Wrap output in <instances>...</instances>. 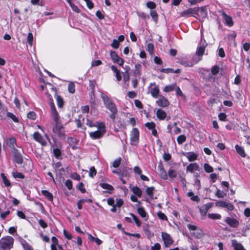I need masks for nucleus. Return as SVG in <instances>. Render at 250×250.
Listing matches in <instances>:
<instances>
[{
    "label": "nucleus",
    "mask_w": 250,
    "mask_h": 250,
    "mask_svg": "<svg viewBox=\"0 0 250 250\" xmlns=\"http://www.w3.org/2000/svg\"><path fill=\"white\" fill-rule=\"evenodd\" d=\"M42 194L45 197V198L49 201H52L53 200V194L47 190H42L41 191Z\"/></svg>",
    "instance_id": "nucleus-26"
},
{
    "label": "nucleus",
    "mask_w": 250,
    "mask_h": 250,
    "mask_svg": "<svg viewBox=\"0 0 250 250\" xmlns=\"http://www.w3.org/2000/svg\"><path fill=\"white\" fill-rule=\"evenodd\" d=\"M110 55L112 60L114 63H117L120 66L123 65L125 62L124 60L120 57L116 52L111 51H110Z\"/></svg>",
    "instance_id": "nucleus-7"
},
{
    "label": "nucleus",
    "mask_w": 250,
    "mask_h": 250,
    "mask_svg": "<svg viewBox=\"0 0 250 250\" xmlns=\"http://www.w3.org/2000/svg\"><path fill=\"white\" fill-rule=\"evenodd\" d=\"M211 207L210 203H208L203 205L199 208V210L202 216H206L208 209Z\"/></svg>",
    "instance_id": "nucleus-17"
},
{
    "label": "nucleus",
    "mask_w": 250,
    "mask_h": 250,
    "mask_svg": "<svg viewBox=\"0 0 250 250\" xmlns=\"http://www.w3.org/2000/svg\"><path fill=\"white\" fill-rule=\"evenodd\" d=\"M198 155L194 152H189L188 153L187 157L189 162H193L197 159Z\"/></svg>",
    "instance_id": "nucleus-28"
},
{
    "label": "nucleus",
    "mask_w": 250,
    "mask_h": 250,
    "mask_svg": "<svg viewBox=\"0 0 250 250\" xmlns=\"http://www.w3.org/2000/svg\"><path fill=\"white\" fill-rule=\"evenodd\" d=\"M206 47V45H205L203 44L202 46H200L197 47L196 54L198 57L201 58V59H199V60H201L202 59V57L203 56L205 53Z\"/></svg>",
    "instance_id": "nucleus-21"
},
{
    "label": "nucleus",
    "mask_w": 250,
    "mask_h": 250,
    "mask_svg": "<svg viewBox=\"0 0 250 250\" xmlns=\"http://www.w3.org/2000/svg\"><path fill=\"white\" fill-rule=\"evenodd\" d=\"M111 45L113 48L115 49H117L119 47L120 42L118 40L114 39L112 41Z\"/></svg>",
    "instance_id": "nucleus-61"
},
{
    "label": "nucleus",
    "mask_w": 250,
    "mask_h": 250,
    "mask_svg": "<svg viewBox=\"0 0 250 250\" xmlns=\"http://www.w3.org/2000/svg\"><path fill=\"white\" fill-rule=\"evenodd\" d=\"M101 97L105 107L111 112H118L117 106L111 99L104 92L101 93Z\"/></svg>",
    "instance_id": "nucleus-1"
},
{
    "label": "nucleus",
    "mask_w": 250,
    "mask_h": 250,
    "mask_svg": "<svg viewBox=\"0 0 250 250\" xmlns=\"http://www.w3.org/2000/svg\"><path fill=\"white\" fill-rule=\"evenodd\" d=\"M111 69L115 73V76L118 81H120L122 80V77L120 70L115 65H111L110 67Z\"/></svg>",
    "instance_id": "nucleus-20"
},
{
    "label": "nucleus",
    "mask_w": 250,
    "mask_h": 250,
    "mask_svg": "<svg viewBox=\"0 0 250 250\" xmlns=\"http://www.w3.org/2000/svg\"><path fill=\"white\" fill-rule=\"evenodd\" d=\"M97 174V170L95 167H91L89 169V176L91 178H93Z\"/></svg>",
    "instance_id": "nucleus-46"
},
{
    "label": "nucleus",
    "mask_w": 250,
    "mask_h": 250,
    "mask_svg": "<svg viewBox=\"0 0 250 250\" xmlns=\"http://www.w3.org/2000/svg\"><path fill=\"white\" fill-rule=\"evenodd\" d=\"M186 137L185 135H180L178 136L177 138V141L180 145L182 144L183 143L186 142Z\"/></svg>",
    "instance_id": "nucleus-44"
},
{
    "label": "nucleus",
    "mask_w": 250,
    "mask_h": 250,
    "mask_svg": "<svg viewBox=\"0 0 250 250\" xmlns=\"http://www.w3.org/2000/svg\"><path fill=\"white\" fill-rule=\"evenodd\" d=\"M131 171V169L130 168L124 167L122 169H120L119 171H117V170H112V172L118 174L120 176L128 177L130 176Z\"/></svg>",
    "instance_id": "nucleus-10"
},
{
    "label": "nucleus",
    "mask_w": 250,
    "mask_h": 250,
    "mask_svg": "<svg viewBox=\"0 0 250 250\" xmlns=\"http://www.w3.org/2000/svg\"><path fill=\"white\" fill-rule=\"evenodd\" d=\"M77 188L82 193H84L86 192L84 185L83 182L79 183Z\"/></svg>",
    "instance_id": "nucleus-53"
},
{
    "label": "nucleus",
    "mask_w": 250,
    "mask_h": 250,
    "mask_svg": "<svg viewBox=\"0 0 250 250\" xmlns=\"http://www.w3.org/2000/svg\"><path fill=\"white\" fill-rule=\"evenodd\" d=\"M53 132L57 135L61 139H65V134L63 126L62 125V123L55 124L52 128Z\"/></svg>",
    "instance_id": "nucleus-3"
},
{
    "label": "nucleus",
    "mask_w": 250,
    "mask_h": 250,
    "mask_svg": "<svg viewBox=\"0 0 250 250\" xmlns=\"http://www.w3.org/2000/svg\"><path fill=\"white\" fill-rule=\"evenodd\" d=\"M199 168V166L196 163H190L187 167V170L190 172L191 173L193 172L194 170H197Z\"/></svg>",
    "instance_id": "nucleus-23"
},
{
    "label": "nucleus",
    "mask_w": 250,
    "mask_h": 250,
    "mask_svg": "<svg viewBox=\"0 0 250 250\" xmlns=\"http://www.w3.org/2000/svg\"><path fill=\"white\" fill-rule=\"evenodd\" d=\"M64 185L68 190H71L73 188L72 182L69 179H67L65 181Z\"/></svg>",
    "instance_id": "nucleus-58"
},
{
    "label": "nucleus",
    "mask_w": 250,
    "mask_h": 250,
    "mask_svg": "<svg viewBox=\"0 0 250 250\" xmlns=\"http://www.w3.org/2000/svg\"><path fill=\"white\" fill-rule=\"evenodd\" d=\"M12 175L13 177L15 179L19 178V179H24L25 178V176L21 172H13Z\"/></svg>",
    "instance_id": "nucleus-41"
},
{
    "label": "nucleus",
    "mask_w": 250,
    "mask_h": 250,
    "mask_svg": "<svg viewBox=\"0 0 250 250\" xmlns=\"http://www.w3.org/2000/svg\"><path fill=\"white\" fill-rule=\"evenodd\" d=\"M157 117L160 120H164L167 117V114L165 111L158 109L156 112Z\"/></svg>",
    "instance_id": "nucleus-24"
},
{
    "label": "nucleus",
    "mask_w": 250,
    "mask_h": 250,
    "mask_svg": "<svg viewBox=\"0 0 250 250\" xmlns=\"http://www.w3.org/2000/svg\"><path fill=\"white\" fill-rule=\"evenodd\" d=\"M155 190V188L154 187H147L146 189V193L148 195L151 199H153L154 195V191Z\"/></svg>",
    "instance_id": "nucleus-33"
},
{
    "label": "nucleus",
    "mask_w": 250,
    "mask_h": 250,
    "mask_svg": "<svg viewBox=\"0 0 250 250\" xmlns=\"http://www.w3.org/2000/svg\"><path fill=\"white\" fill-rule=\"evenodd\" d=\"M150 16H151L153 20L157 21L158 20V16L157 12L155 10H151L150 12Z\"/></svg>",
    "instance_id": "nucleus-56"
},
{
    "label": "nucleus",
    "mask_w": 250,
    "mask_h": 250,
    "mask_svg": "<svg viewBox=\"0 0 250 250\" xmlns=\"http://www.w3.org/2000/svg\"><path fill=\"white\" fill-rule=\"evenodd\" d=\"M1 177L2 179L3 183L6 187H10L11 184L9 180L3 173H1Z\"/></svg>",
    "instance_id": "nucleus-34"
},
{
    "label": "nucleus",
    "mask_w": 250,
    "mask_h": 250,
    "mask_svg": "<svg viewBox=\"0 0 250 250\" xmlns=\"http://www.w3.org/2000/svg\"><path fill=\"white\" fill-rule=\"evenodd\" d=\"M188 228L191 232V235L197 238H200L203 236V232L201 229L198 228L197 226L191 224L187 225Z\"/></svg>",
    "instance_id": "nucleus-4"
},
{
    "label": "nucleus",
    "mask_w": 250,
    "mask_h": 250,
    "mask_svg": "<svg viewBox=\"0 0 250 250\" xmlns=\"http://www.w3.org/2000/svg\"><path fill=\"white\" fill-rule=\"evenodd\" d=\"M6 116L11 119V120H12L15 123L19 122V119L13 113L11 112H8L6 113Z\"/></svg>",
    "instance_id": "nucleus-40"
},
{
    "label": "nucleus",
    "mask_w": 250,
    "mask_h": 250,
    "mask_svg": "<svg viewBox=\"0 0 250 250\" xmlns=\"http://www.w3.org/2000/svg\"><path fill=\"white\" fill-rule=\"evenodd\" d=\"M145 125L149 130H152V129H154V128L156 127V124L153 122H147L145 124Z\"/></svg>",
    "instance_id": "nucleus-49"
},
{
    "label": "nucleus",
    "mask_w": 250,
    "mask_h": 250,
    "mask_svg": "<svg viewBox=\"0 0 250 250\" xmlns=\"http://www.w3.org/2000/svg\"><path fill=\"white\" fill-rule=\"evenodd\" d=\"M105 133L99 130H96L89 133L90 137L94 140L99 139L103 137Z\"/></svg>",
    "instance_id": "nucleus-16"
},
{
    "label": "nucleus",
    "mask_w": 250,
    "mask_h": 250,
    "mask_svg": "<svg viewBox=\"0 0 250 250\" xmlns=\"http://www.w3.org/2000/svg\"><path fill=\"white\" fill-rule=\"evenodd\" d=\"M139 131L137 128H133L130 134V144L132 146H136L139 141Z\"/></svg>",
    "instance_id": "nucleus-5"
},
{
    "label": "nucleus",
    "mask_w": 250,
    "mask_h": 250,
    "mask_svg": "<svg viewBox=\"0 0 250 250\" xmlns=\"http://www.w3.org/2000/svg\"><path fill=\"white\" fill-rule=\"evenodd\" d=\"M204 168L205 171L207 173H210L213 171V167L208 163H205L204 164Z\"/></svg>",
    "instance_id": "nucleus-45"
},
{
    "label": "nucleus",
    "mask_w": 250,
    "mask_h": 250,
    "mask_svg": "<svg viewBox=\"0 0 250 250\" xmlns=\"http://www.w3.org/2000/svg\"><path fill=\"white\" fill-rule=\"evenodd\" d=\"M13 161L18 164H21L23 163V157L18 149H15L13 153Z\"/></svg>",
    "instance_id": "nucleus-11"
},
{
    "label": "nucleus",
    "mask_w": 250,
    "mask_h": 250,
    "mask_svg": "<svg viewBox=\"0 0 250 250\" xmlns=\"http://www.w3.org/2000/svg\"><path fill=\"white\" fill-rule=\"evenodd\" d=\"M146 6L150 9H154L156 7L155 3L153 1H148L146 3Z\"/></svg>",
    "instance_id": "nucleus-62"
},
{
    "label": "nucleus",
    "mask_w": 250,
    "mask_h": 250,
    "mask_svg": "<svg viewBox=\"0 0 250 250\" xmlns=\"http://www.w3.org/2000/svg\"><path fill=\"white\" fill-rule=\"evenodd\" d=\"M187 195L190 197V199L193 201L199 202L200 198L197 195H194V193L192 191L188 192Z\"/></svg>",
    "instance_id": "nucleus-35"
},
{
    "label": "nucleus",
    "mask_w": 250,
    "mask_h": 250,
    "mask_svg": "<svg viewBox=\"0 0 250 250\" xmlns=\"http://www.w3.org/2000/svg\"><path fill=\"white\" fill-rule=\"evenodd\" d=\"M122 159L121 157H119L116 159L112 163V166L115 168L118 167L121 165Z\"/></svg>",
    "instance_id": "nucleus-43"
},
{
    "label": "nucleus",
    "mask_w": 250,
    "mask_h": 250,
    "mask_svg": "<svg viewBox=\"0 0 250 250\" xmlns=\"http://www.w3.org/2000/svg\"><path fill=\"white\" fill-rule=\"evenodd\" d=\"M27 117L29 119L35 120L37 118V115L34 111H30L27 114Z\"/></svg>",
    "instance_id": "nucleus-47"
},
{
    "label": "nucleus",
    "mask_w": 250,
    "mask_h": 250,
    "mask_svg": "<svg viewBox=\"0 0 250 250\" xmlns=\"http://www.w3.org/2000/svg\"><path fill=\"white\" fill-rule=\"evenodd\" d=\"M130 214L135 221L137 226L140 227L141 225V222L139 219L133 213H130Z\"/></svg>",
    "instance_id": "nucleus-48"
},
{
    "label": "nucleus",
    "mask_w": 250,
    "mask_h": 250,
    "mask_svg": "<svg viewBox=\"0 0 250 250\" xmlns=\"http://www.w3.org/2000/svg\"><path fill=\"white\" fill-rule=\"evenodd\" d=\"M133 192L138 197H141L142 195V191L138 187H134L132 189Z\"/></svg>",
    "instance_id": "nucleus-36"
},
{
    "label": "nucleus",
    "mask_w": 250,
    "mask_h": 250,
    "mask_svg": "<svg viewBox=\"0 0 250 250\" xmlns=\"http://www.w3.org/2000/svg\"><path fill=\"white\" fill-rule=\"evenodd\" d=\"M142 65L140 63H137L135 65L133 70V75L135 77H140L141 75Z\"/></svg>",
    "instance_id": "nucleus-19"
},
{
    "label": "nucleus",
    "mask_w": 250,
    "mask_h": 250,
    "mask_svg": "<svg viewBox=\"0 0 250 250\" xmlns=\"http://www.w3.org/2000/svg\"><path fill=\"white\" fill-rule=\"evenodd\" d=\"M56 101L58 106L60 108L62 107L64 103L62 98L60 95H57L56 97Z\"/></svg>",
    "instance_id": "nucleus-38"
},
{
    "label": "nucleus",
    "mask_w": 250,
    "mask_h": 250,
    "mask_svg": "<svg viewBox=\"0 0 250 250\" xmlns=\"http://www.w3.org/2000/svg\"><path fill=\"white\" fill-rule=\"evenodd\" d=\"M225 221L230 227L234 228L238 227L239 224V221L237 219L229 217H226Z\"/></svg>",
    "instance_id": "nucleus-12"
},
{
    "label": "nucleus",
    "mask_w": 250,
    "mask_h": 250,
    "mask_svg": "<svg viewBox=\"0 0 250 250\" xmlns=\"http://www.w3.org/2000/svg\"><path fill=\"white\" fill-rule=\"evenodd\" d=\"M157 104L159 106L163 107H167L169 104L168 100L163 96H160L159 99L156 102Z\"/></svg>",
    "instance_id": "nucleus-13"
},
{
    "label": "nucleus",
    "mask_w": 250,
    "mask_h": 250,
    "mask_svg": "<svg viewBox=\"0 0 250 250\" xmlns=\"http://www.w3.org/2000/svg\"><path fill=\"white\" fill-rule=\"evenodd\" d=\"M33 138L36 141L40 143L42 146H45L46 145V142L39 132L37 131L34 132L33 134Z\"/></svg>",
    "instance_id": "nucleus-14"
},
{
    "label": "nucleus",
    "mask_w": 250,
    "mask_h": 250,
    "mask_svg": "<svg viewBox=\"0 0 250 250\" xmlns=\"http://www.w3.org/2000/svg\"><path fill=\"white\" fill-rule=\"evenodd\" d=\"M137 212L142 218H145L147 216L146 211L142 207L138 208Z\"/></svg>",
    "instance_id": "nucleus-37"
},
{
    "label": "nucleus",
    "mask_w": 250,
    "mask_h": 250,
    "mask_svg": "<svg viewBox=\"0 0 250 250\" xmlns=\"http://www.w3.org/2000/svg\"><path fill=\"white\" fill-rule=\"evenodd\" d=\"M53 119L55 122V124L61 123V121L60 120V117L58 112L52 114Z\"/></svg>",
    "instance_id": "nucleus-52"
},
{
    "label": "nucleus",
    "mask_w": 250,
    "mask_h": 250,
    "mask_svg": "<svg viewBox=\"0 0 250 250\" xmlns=\"http://www.w3.org/2000/svg\"><path fill=\"white\" fill-rule=\"evenodd\" d=\"M168 175L169 177L174 178L176 177L177 173L175 170L169 169L168 171Z\"/></svg>",
    "instance_id": "nucleus-60"
},
{
    "label": "nucleus",
    "mask_w": 250,
    "mask_h": 250,
    "mask_svg": "<svg viewBox=\"0 0 250 250\" xmlns=\"http://www.w3.org/2000/svg\"><path fill=\"white\" fill-rule=\"evenodd\" d=\"M208 217L214 220L220 219L221 218V215L217 213H209L208 214Z\"/></svg>",
    "instance_id": "nucleus-50"
},
{
    "label": "nucleus",
    "mask_w": 250,
    "mask_h": 250,
    "mask_svg": "<svg viewBox=\"0 0 250 250\" xmlns=\"http://www.w3.org/2000/svg\"><path fill=\"white\" fill-rule=\"evenodd\" d=\"M97 83L96 80H89V87L91 89L90 96L92 97L95 96V87L97 86Z\"/></svg>",
    "instance_id": "nucleus-18"
},
{
    "label": "nucleus",
    "mask_w": 250,
    "mask_h": 250,
    "mask_svg": "<svg viewBox=\"0 0 250 250\" xmlns=\"http://www.w3.org/2000/svg\"><path fill=\"white\" fill-rule=\"evenodd\" d=\"M99 185L103 189L108 190L109 193H111L110 191H113L114 189L112 186L107 183H100Z\"/></svg>",
    "instance_id": "nucleus-30"
},
{
    "label": "nucleus",
    "mask_w": 250,
    "mask_h": 250,
    "mask_svg": "<svg viewBox=\"0 0 250 250\" xmlns=\"http://www.w3.org/2000/svg\"><path fill=\"white\" fill-rule=\"evenodd\" d=\"M68 91L72 94L75 92V85L73 82H70L68 85Z\"/></svg>",
    "instance_id": "nucleus-42"
},
{
    "label": "nucleus",
    "mask_w": 250,
    "mask_h": 250,
    "mask_svg": "<svg viewBox=\"0 0 250 250\" xmlns=\"http://www.w3.org/2000/svg\"><path fill=\"white\" fill-rule=\"evenodd\" d=\"M199 14L203 19L208 17L207 8L206 6H203L199 8Z\"/></svg>",
    "instance_id": "nucleus-22"
},
{
    "label": "nucleus",
    "mask_w": 250,
    "mask_h": 250,
    "mask_svg": "<svg viewBox=\"0 0 250 250\" xmlns=\"http://www.w3.org/2000/svg\"><path fill=\"white\" fill-rule=\"evenodd\" d=\"M53 153L54 157L57 159H60V157L62 155V152L58 148H54L53 150Z\"/></svg>",
    "instance_id": "nucleus-39"
},
{
    "label": "nucleus",
    "mask_w": 250,
    "mask_h": 250,
    "mask_svg": "<svg viewBox=\"0 0 250 250\" xmlns=\"http://www.w3.org/2000/svg\"><path fill=\"white\" fill-rule=\"evenodd\" d=\"M176 87V83L166 85L164 88V91L166 92H169L173 91Z\"/></svg>",
    "instance_id": "nucleus-31"
},
{
    "label": "nucleus",
    "mask_w": 250,
    "mask_h": 250,
    "mask_svg": "<svg viewBox=\"0 0 250 250\" xmlns=\"http://www.w3.org/2000/svg\"><path fill=\"white\" fill-rule=\"evenodd\" d=\"M154 46L153 43H149L147 45V50L151 55L154 53Z\"/></svg>",
    "instance_id": "nucleus-54"
},
{
    "label": "nucleus",
    "mask_w": 250,
    "mask_h": 250,
    "mask_svg": "<svg viewBox=\"0 0 250 250\" xmlns=\"http://www.w3.org/2000/svg\"><path fill=\"white\" fill-rule=\"evenodd\" d=\"M220 70L219 67L217 65H214L212 67L211 72L212 75H217Z\"/></svg>",
    "instance_id": "nucleus-57"
},
{
    "label": "nucleus",
    "mask_w": 250,
    "mask_h": 250,
    "mask_svg": "<svg viewBox=\"0 0 250 250\" xmlns=\"http://www.w3.org/2000/svg\"><path fill=\"white\" fill-rule=\"evenodd\" d=\"M14 238L10 236L3 237L0 240V247L3 250H10L13 248Z\"/></svg>",
    "instance_id": "nucleus-2"
},
{
    "label": "nucleus",
    "mask_w": 250,
    "mask_h": 250,
    "mask_svg": "<svg viewBox=\"0 0 250 250\" xmlns=\"http://www.w3.org/2000/svg\"><path fill=\"white\" fill-rule=\"evenodd\" d=\"M180 63L185 67H192L193 65V63L192 62L186 60L181 61Z\"/></svg>",
    "instance_id": "nucleus-55"
},
{
    "label": "nucleus",
    "mask_w": 250,
    "mask_h": 250,
    "mask_svg": "<svg viewBox=\"0 0 250 250\" xmlns=\"http://www.w3.org/2000/svg\"><path fill=\"white\" fill-rule=\"evenodd\" d=\"M95 127H97L98 128V130H99L104 133H105V124L104 122H97V125Z\"/></svg>",
    "instance_id": "nucleus-29"
},
{
    "label": "nucleus",
    "mask_w": 250,
    "mask_h": 250,
    "mask_svg": "<svg viewBox=\"0 0 250 250\" xmlns=\"http://www.w3.org/2000/svg\"><path fill=\"white\" fill-rule=\"evenodd\" d=\"M221 16L223 20L224 23L229 26L231 27L234 25V22L232 20V17L228 15L225 12L222 11Z\"/></svg>",
    "instance_id": "nucleus-8"
},
{
    "label": "nucleus",
    "mask_w": 250,
    "mask_h": 250,
    "mask_svg": "<svg viewBox=\"0 0 250 250\" xmlns=\"http://www.w3.org/2000/svg\"><path fill=\"white\" fill-rule=\"evenodd\" d=\"M134 104L136 107L139 109H142L143 108V105L141 101L139 100H134Z\"/></svg>",
    "instance_id": "nucleus-63"
},
{
    "label": "nucleus",
    "mask_w": 250,
    "mask_h": 250,
    "mask_svg": "<svg viewBox=\"0 0 250 250\" xmlns=\"http://www.w3.org/2000/svg\"><path fill=\"white\" fill-rule=\"evenodd\" d=\"M162 237L165 246L167 248L169 247L174 242L170 235L166 232L162 233Z\"/></svg>",
    "instance_id": "nucleus-9"
},
{
    "label": "nucleus",
    "mask_w": 250,
    "mask_h": 250,
    "mask_svg": "<svg viewBox=\"0 0 250 250\" xmlns=\"http://www.w3.org/2000/svg\"><path fill=\"white\" fill-rule=\"evenodd\" d=\"M116 200V203L115 206L119 208H121L124 204L123 200L121 198H117Z\"/></svg>",
    "instance_id": "nucleus-64"
},
{
    "label": "nucleus",
    "mask_w": 250,
    "mask_h": 250,
    "mask_svg": "<svg viewBox=\"0 0 250 250\" xmlns=\"http://www.w3.org/2000/svg\"><path fill=\"white\" fill-rule=\"evenodd\" d=\"M6 144L7 146L11 148L12 149L15 150V149H17L16 148V146H17V140L16 138L15 137H11L8 138L6 140Z\"/></svg>",
    "instance_id": "nucleus-15"
},
{
    "label": "nucleus",
    "mask_w": 250,
    "mask_h": 250,
    "mask_svg": "<svg viewBox=\"0 0 250 250\" xmlns=\"http://www.w3.org/2000/svg\"><path fill=\"white\" fill-rule=\"evenodd\" d=\"M199 7L190 8L180 13L181 17H189L194 15H198Z\"/></svg>",
    "instance_id": "nucleus-6"
},
{
    "label": "nucleus",
    "mask_w": 250,
    "mask_h": 250,
    "mask_svg": "<svg viewBox=\"0 0 250 250\" xmlns=\"http://www.w3.org/2000/svg\"><path fill=\"white\" fill-rule=\"evenodd\" d=\"M235 148L237 153H238L241 157H245L246 153L243 147L239 146L238 145H236Z\"/></svg>",
    "instance_id": "nucleus-25"
},
{
    "label": "nucleus",
    "mask_w": 250,
    "mask_h": 250,
    "mask_svg": "<svg viewBox=\"0 0 250 250\" xmlns=\"http://www.w3.org/2000/svg\"><path fill=\"white\" fill-rule=\"evenodd\" d=\"M160 92L159 88L158 86H155L154 87L150 89V93L151 96L155 98L158 97Z\"/></svg>",
    "instance_id": "nucleus-27"
},
{
    "label": "nucleus",
    "mask_w": 250,
    "mask_h": 250,
    "mask_svg": "<svg viewBox=\"0 0 250 250\" xmlns=\"http://www.w3.org/2000/svg\"><path fill=\"white\" fill-rule=\"evenodd\" d=\"M33 36L32 33H28L27 38V42L30 45H32Z\"/></svg>",
    "instance_id": "nucleus-59"
},
{
    "label": "nucleus",
    "mask_w": 250,
    "mask_h": 250,
    "mask_svg": "<svg viewBox=\"0 0 250 250\" xmlns=\"http://www.w3.org/2000/svg\"><path fill=\"white\" fill-rule=\"evenodd\" d=\"M232 245L234 250H246L241 243H237L236 240L232 241Z\"/></svg>",
    "instance_id": "nucleus-32"
},
{
    "label": "nucleus",
    "mask_w": 250,
    "mask_h": 250,
    "mask_svg": "<svg viewBox=\"0 0 250 250\" xmlns=\"http://www.w3.org/2000/svg\"><path fill=\"white\" fill-rule=\"evenodd\" d=\"M157 216L160 219L163 221L167 220V216L165 214V213L162 212L161 211H159L157 212Z\"/></svg>",
    "instance_id": "nucleus-51"
}]
</instances>
